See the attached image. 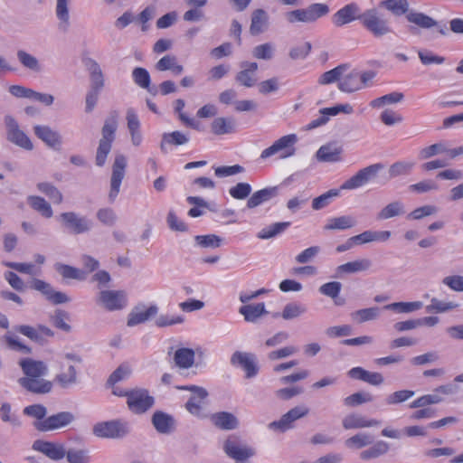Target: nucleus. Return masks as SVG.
<instances>
[{
	"label": "nucleus",
	"mask_w": 463,
	"mask_h": 463,
	"mask_svg": "<svg viewBox=\"0 0 463 463\" xmlns=\"http://www.w3.org/2000/svg\"><path fill=\"white\" fill-rule=\"evenodd\" d=\"M5 124L7 130V138L16 146L25 149L32 150L33 145L28 136L20 128L18 122L12 116L5 117Z\"/></svg>",
	"instance_id": "nucleus-13"
},
{
	"label": "nucleus",
	"mask_w": 463,
	"mask_h": 463,
	"mask_svg": "<svg viewBox=\"0 0 463 463\" xmlns=\"http://www.w3.org/2000/svg\"><path fill=\"white\" fill-rule=\"evenodd\" d=\"M380 7L385 8L395 16H402L405 14L406 20L411 24L409 26V32L417 35L420 33V29L437 28L439 34L445 36L448 34V30L445 25H439V22L430 15L410 9V4L407 0H383L379 4Z\"/></svg>",
	"instance_id": "nucleus-1"
},
{
	"label": "nucleus",
	"mask_w": 463,
	"mask_h": 463,
	"mask_svg": "<svg viewBox=\"0 0 463 463\" xmlns=\"http://www.w3.org/2000/svg\"><path fill=\"white\" fill-rule=\"evenodd\" d=\"M5 266L17 270L18 272L28 274L31 276H38L41 274V267L33 263H19L6 262Z\"/></svg>",
	"instance_id": "nucleus-54"
},
{
	"label": "nucleus",
	"mask_w": 463,
	"mask_h": 463,
	"mask_svg": "<svg viewBox=\"0 0 463 463\" xmlns=\"http://www.w3.org/2000/svg\"><path fill=\"white\" fill-rule=\"evenodd\" d=\"M213 424L224 430H235L239 426V420L235 415L227 411H220L211 416Z\"/></svg>",
	"instance_id": "nucleus-25"
},
{
	"label": "nucleus",
	"mask_w": 463,
	"mask_h": 463,
	"mask_svg": "<svg viewBox=\"0 0 463 463\" xmlns=\"http://www.w3.org/2000/svg\"><path fill=\"white\" fill-rule=\"evenodd\" d=\"M442 401V398L438 393L426 394L419 397L410 404V408H423L430 404H436Z\"/></svg>",
	"instance_id": "nucleus-61"
},
{
	"label": "nucleus",
	"mask_w": 463,
	"mask_h": 463,
	"mask_svg": "<svg viewBox=\"0 0 463 463\" xmlns=\"http://www.w3.org/2000/svg\"><path fill=\"white\" fill-rule=\"evenodd\" d=\"M373 442V437L367 432H358L355 435L346 439L345 445L350 449H360L369 446Z\"/></svg>",
	"instance_id": "nucleus-42"
},
{
	"label": "nucleus",
	"mask_w": 463,
	"mask_h": 463,
	"mask_svg": "<svg viewBox=\"0 0 463 463\" xmlns=\"http://www.w3.org/2000/svg\"><path fill=\"white\" fill-rule=\"evenodd\" d=\"M132 78L134 82L141 89L146 90L152 95L157 93L156 88L151 87L150 74L145 68H135L132 71Z\"/></svg>",
	"instance_id": "nucleus-34"
},
{
	"label": "nucleus",
	"mask_w": 463,
	"mask_h": 463,
	"mask_svg": "<svg viewBox=\"0 0 463 463\" xmlns=\"http://www.w3.org/2000/svg\"><path fill=\"white\" fill-rule=\"evenodd\" d=\"M158 71H171L174 75H180L184 71V67L177 63V58L175 55H165L155 65Z\"/></svg>",
	"instance_id": "nucleus-35"
},
{
	"label": "nucleus",
	"mask_w": 463,
	"mask_h": 463,
	"mask_svg": "<svg viewBox=\"0 0 463 463\" xmlns=\"http://www.w3.org/2000/svg\"><path fill=\"white\" fill-rule=\"evenodd\" d=\"M17 59L20 63L28 70L38 71L41 69L38 60L24 50L17 52Z\"/></svg>",
	"instance_id": "nucleus-55"
},
{
	"label": "nucleus",
	"mask_w": 463,
	"mask_h": 463,
	"mask_svg": "<svg viewBox=\"0 0 463 463\" xmlns=\"http://www.w3.org/2000/svg\"><path fill=\"white\" fill-rule=\"evenodd\" d=\"M289 225V222H275L262 229L257 236L259 239L268 240L282 233Z\"/></svg>",
	"instance_id": "nucleus-50"
},
{
	"label": "nucleus",
	"mask_w": 463,
	"mask_h": 463,
	"mask_svg": "<svg viewBox=\"0 0 463 463\" xmlns=\"http://www.w3.org/2000/svg\"><path fill=\"white\" fill-rule=\"evenodd\" d=\"M19 383L29 392L35 393H46L52 389L51 382L45 381L41 377L21 378L19 379Z\"/></svg>",
	"instance_id": "nucleus-30"
},
{
	"label": "nucleus",
	"mask_w": 463,
	"mask_h": 463,
	"mask_svg": "<svg viewBox=\"0 0 463 463\" xmlns=\"http://www.w3.org/2000/svg\"><path fill=\"white\" fill-rule=\"evenodd\" d=\"M189 140L188 137L180 131H174L172 133H165L163 135V140L160 145L161 149H164L165 143H168L174 146H181L187 143Z\"/></svg>",
	"instance_id": "nucleus-59"
},
{
	"label": "nucleus",
	"mask_w": 463,
	"mask_h": 463,
	"mask_svg": "<svg viewBox=\"0 0 463 463\" xmlns=\"http://www.w3.org/2000/svg\"><path fill=\"white\" fill-rule=\"evenodd\" d=\"M390 449L386 441L378 440L372 447L363 450L359 457L362 460H371L385 455Z\"/></svg>",
	"instance_id": "nucleus-36"
},
{
	"label": "nucleus",
	"mask_w": 463,
	"mask_h": 463,
	"mask_svg": "<svg viewBox=\"0 0 463 463\" xmlns=\"http://www.w3.org/2000/svg\"><path fill=\"white\" fill-rule=\"evenodd\" d=\"M274 45L270 43L257 45L252 50V55L259 60H271L274 55Z\"/></svg>",
	"instance_id": "nucleus-58"
},
{
	"label": "nucleus",
	"mask_w": 463,
	"mask_h": 463,
	"mask_svg": "<svg viewBox=\"0 0 463 463\" xmlns=\"http://www.w3.org/2000/svg\"><path fill=\"white\" fill-rule=\"evenodd\" d=\"M306 312L307 308L304 305L297 302H290L284 307L281 317L285 320H291L301 317Z\"/></svg>",
	"instance_id": "nucleus-51"
},
{
	"label": "nucleus",
	"mask_w": 463,
	"mask_h": 463,
	"mask_svg": "<svg viewBox=\"0 0 463 463\" xmlns=\"http://www.w3.org/2000/svg\"><path fill=\"white\" fill-rule=\"evenodd\" d=\"M403 99L404 95L402 92L394 91L373 99L370 102V106L373 109H379L386 105L399 103L402 101Z\"/></svg>",
	"instance_id": "nucleus-48"
},
{
	"label": "nucleus",
	"mask_w": 463,
	"mask_h": 463,
	"mask_svg": "<svg viewBox=\"0 0 463 463\" xmlns=\"http://www.w3.org/2000/svg\"><path fill=\"white\" fill-rule=\"evenodd\" d=\"M414 163L410 161H398L393 163L388 170L390 178L402 175H409L414 167Z\"/></svg>",
	"instance_id": "nucleus-49"
},
{
	"label": "nucleus",
	"mask_w": 463,
	"mask_h": 463,
	"mask_svg": "<svg viewBox=\"0 0 463 463\" xmlns=\"http://www.w3.org/2000/svg\"><path fill=\"white\" fill-rule=\"evenodd\" d=\"M269 27V14L261 8L256 9L251 14L250 33L251 35H259Z\"/></svg>",
	"instance_id": "nucleus-27"
},
{
	"label": "nucleus",
	"mask_w": 463,
	"mask_h": 463,
	"mask_svg": "<svg viewBox=\"0 0 463 463\" xmlns=\"http://www.w3.org/2000/svg\"><path fill=\"white\" fill-rule=\"evenodd\" d=\"M380 315V308L378 307H372L368 308L359 309L352 313L353 319L358 323H364L367 321L374 320L378 318Z\"/></svg>",
	"instance_id": "nucleus-52"
},
{
	"label": "nucleus",
	"mask_w": 463,
	"mask_h": 463,
	"mask_svg": "<svg viewBox=\"0 0 463 463\" xmlns=\"http://www.w3.org/2000/svg\"><path fill=\"white\" fill-rule=\"evenodd\" d=\"M158 312V307L156 305H152L146 309L139 307L134 308L128 318V326H134L147 321L150 317L156 316Z\"/></svg>",
	"instance_id": "nucleus-29"
},
{
	"label": "nucleus",
	"mask_w": 463,
	"mask_h": 463,
	"mask_svg": "<svg viewBox=\"0 0 463 463\" xmlns=\"http://www.w3.org/2000/svg\"><path fill=\"white\" fill-rule=\"evenodd\" d=\"M348 69H350L349 64H340L337 67L321 74V76L318 79V83L321 85L331 84L335 81L339 83L341 77L345 72L348 71Z\"/></svg>",
	"instance_id": "nucleus-37"
},
{
	"label": "nucleus",
	"mask_w": 463,
	"mask_h": 463,
	"mask_svg": "<svg viewBox=\"0 0 463 463\" xmlns=\"http://www.w3.org/2000/svg\"><path fill=\"white\" fill-rule=\"evenodd\" d=\"M127 165L128 160L124 155L118 154L115 156L110 177V189L108 195L110 203H113L119 194L120 185L126 175Z\"/></svg>",
	"instance_id": "nucleus-10"
},
{
	"label": "nucleus",
	"mask_w": 463,
	"mask_h": 463,
	"mask_svg": "<svg viewBox=\"0 0 463 463\" xmlns=\"http://www.w3.org/2000/svg\"><path fill=\"white\" fill-rule=\"evenodd\" d=\"M383 167L381 164H373L359 170L354 175L345 181L340 186V189L353 190L364 185L374 178Z\"/></svg>",
	"instance_id": "nucleus-12"
},
{
	"label": "nucleus",
	"mask_w": 463,
	"mask_h": 463,
	"mask_svg": "<svg viewBox=\"0 0 463 463\" xmlns=\"http://www.w3.org/2000/svg\"><path fill=\"white\" fill-rule=\"evenodd\" d=\"M82 363L80 355L66 353L60 359V387L69 388L77 383V367Z\"/></svg>",
	"instance_id": "nucleus-5"
},
{
	"label": "nucleus",
	"mask_w": 463,
	"mask_h": 463,
	"mask_svg": "<svg viewBox=\"0 0 463 463\" xmlns=\"http://www.w3.org/2000/svg\"><path fill=\"white\" fill-rule=\"evenodd\" d=\"M131 373V369L127 364L118 366L109 376L107 381L109 386H114L117 383L126 380Z\"/></svg>",
	"instance_id": "nucleus-60"
},
{
	"label": "nucleus",
	"mask_w": 463,
	"mask_h": 463,
	"mask_svg": "<svg viewBox=\"0 0 463 463\" xmlns=\"http://www.w3.org/2000/svg\"><path fill=\"white\" fill-rule=\"evenodd\" d=\"M33 449L43 453L52 460L58 459V446L55 443L37 439L33 444Z\"/></svg>",
	"instance_id": "nucleus-46"
},
{
	"label": "nucleus",
	"mask_w": 463,
	"mask_h": 463,
	"mask_svg": "<svg viewBox=\"0 0 463 463\" xmlns=\"http://www.w3.org/2000/svg\"><path fill=\"white\" fill-rule=\"evenodd\" d=\"M415 392L411 390H400L396 391L386 397V403L388 405H394L403 402H406L410 398L413 397Z\"/></svg>",
	"instance_id": "nucleus-63"
},
{
	"label": "nucleus",
	"mask_w": 463,
	"mask_h": 463,
	"mask_svg": "<svg viewBox=\"0 0 463 463\" xmlns=\"http://www.w3.org/2000/svg\"><path fill=\"white\" fill-rule=\"evenodd\" d=\"M297 141L298 138L295 134L283 136L276 140L270 146L264 149L260 154V158L266 159L279 152H281V158L291 156L295 153L294 145Z\"/></svg>",
	"instance_id": "nucleus-11"
},
{
	"label": "nucleus",
	"mask_w": 463,
	"mask_h": 463,
	"mask_svg": "<svg viewBox=\"0 0 463 463\" xmlns=\"http://www.w3.org/2000/svg\"><path fill=\"white\" fill-rule=\"evenodd\" d=\"M446 151H448L446 144L444 142H439L422 148L419 156L420 159H428L440 154H445Z\"/></svg>",
	"instance_id": "nucleus-57"
},
{
	"label": "nucleus",
	"mask_w": 463,
	"mask_h": 463,
	"mask_svg": "<svg viewBox=\"0 0 463 463\" xmlns=\"http://www.w3.org/2000/svg\"><path fill=\"white\" fill-rule=\"evenodd\" d=\"M60 273L61 274L63 279H76V280H85L87 277V272L77 268L69 266V265H60Z\"/></svg>",
	"instance_id": "nucleus-56"
},
{
	"label": "nucleus",
	"mask_w": 463,
	"mask_h": 463,
	"mask_svg": "<svg viewBox=\"0 0 463 463\" xmlns=\"http://www.w3.org/2000/svg\"><path fill=\"white\" fill-rule=\"evenodd\" d=\"M231 364L240 366L246 373V378L254 377L259 371L256 364V357L253 354L236 351L231 356Z\"/></svg>",
	"instance_id": "nucleus-17"
},
{
	"label": "nucleus",
	"mask_w": 463,
	"mask_h": 463,
	"mask_svg": "<svg viewBox=\"0 0 463 463\" xmlns=\"http://www.w3.org/2000/svg\"><path fill=\"white\" fill-rule=\"evenodd\" d=\"M347 374L352 379L360 380L373 386H379L384 382L382 373L370 372L362 367H354L348 371Z\"/></svg>",
	"instance_id": "nucleus-21"
},
{
	"label": "nucleus",
	"mask_w": 463,
	"mask_h": 463,
	"mask_svg": "<svg viewBox=\"0 0 463 463\" xmlns=\"http://www.w3.org/2000/svg\"><path fill=\"white\" fill-rule=\"evenodd\" d=\"M127 294L123 290H102L98 304L109 311L120 310L127 306Z\"/></svg>",
	"instance_id": "nucleus-15"
},
{
	"label": "nucleus",
	"mask_w": 463,
	"mask_h": 463,
	"mask_svg": "<svg viewBox=\"0 0 463 463\" xmlns=\"http://www.w3.org/2000/svg\"><path fill=\"white\" fill-rule=\"evenodd\" d=\"M360 7L355 3H351L339 9L333 16L332 22L336 27H341L354 20H359Z\"/></svg>",
	"instance_id": "nucleus-18"
},
{
	"label": "nucleus",
	"mask_w": 463,
	"mask_h": 463,
	"mask_svg": "<svg viewBox=\"0 0 463 463\" xmlns=\"http://www.w3.org/2000/svg\"><path fill=\"white\" fill-rule=\"evenodd\" d=\"M81 61L90 75V87L86 94L85 111L90 113L98 102L100 91L105 87V78L99 64L94 59L83 55Z\"/></svg>",
	"instance_id": "nucleus-2"
},
{
	"label": "nucleus",
	"mask_w": 463,
	"mask_h": 463,
	"mask_svg": "<svg viewBox=\"0 0 463 463\" xmlns=\"http://www.w3.org/2000/svg\"><path fill=\"white\" fill-rule=\"evenodd\" d=\"M341 289L342 284L340 282L331 281L320 286L318 291L320 292V294L334 299L335 305L341 306L345 302L343 299L338 298Z\"/></svg>",
	"instance_id": "nucleus-43"
},
{
	"label": "nucleus",
	"mask_w": 463,
	"mask_h": 463,
	"mask_svg": "<svg viewBox=\"0 0 463 463\" xmlns=\"http://www.w3.org/2000/svg\"><path fill=\"white\" fill-rule=\"evenodd\" d=\"M128 432V423L119 420L99 422L93 427V433L99 438L120 439Z\"/></svg>",
	"instance_id": "nucleus-9"
},
{
	"label": "nucleus",
	"mask_w": 463,
	"mask_h": 463,
	"mask_svg": "<svg viewBox=\"0 0 463 463\" xmlns=\"http://www.w3.org/2000/svg\"><path fill=\"white\" fill-rule=\"evenodd\" d=\"M342 146L335 144H326L317 151L316 156L320 162L335 163L342 160Z\"/></svg>",
	"instance_id": "nucleus-24"
},
{
	"label": "nucleus",
	"mask_w": 463,
	"mask_h": 463,
	"mask_svg": "<svg viewBox=\"0 0 463 463\" xmlns=\"http://www.w3.org/2000/svg\"><path fill=\"white\" fill-rule=\"evenodd\" d=\"M19 364L24 373L26 375L24 378L42 377L47 373L46 365L40 361L25 358L21 360Z\"/></svg>",
	"instance_id": "nucleus-26"
},
{
	"label": "nucleus",
	"mask_w": 463,
	"mask_h": 463,
	"mask_svg": "<svg viewBox=\"0 0 463 463\" xmlns=\"http://www.w3.org/2000/svg\"><path fill=\"white\" fill-rule=\"evenodd\" d=\"M152 424L157 432L169 434L175 430V420L171 415L157 411L152 416Z\"/></svg>",
	"instance_id": "nucleus-23"
},
{
	"label": "nucleus",
	"mask_w": 463,
	"mask_h": 463,
	"mask_svg": "<svg viewBox=\"0 0 463 463\" xmlns=\"http://www.w3.org/2000/svg\"><path fill=\"white\" fill-rule=\"evenodd\" d=\"M64 227L73 234H80L89 232L91 229L92 222L85 216L69 212L61 215Z\"/></svg>",
	"instance_id": "nucleus-16"
},
{
	"label": "nucleus",
	"mask_w": 463,
	"mask_h": 463,
	"mask_svg": "<svg viewBox=\"0 0 463 463\" xmlns=\"http://www.w3.org/2000/svg\"><path fill=\"white\" fill-rule=\"evenodd\" d=\"M118 128V115L116 112L110 114L106 118L101 129V138L96 154V165L103 166L106 163L108 155L110 153L112 143L115 139V133Z\"/></svg>",
	"instance_id": "nucleus-3"
},
{
	"label": "nucleus",
	"mask_w": 463,
	"mask_h": 463,
	"mask_svg": "<svg viewBox=\"0 0 463 463\" xmlns=\"http://www.w3.org/2000/svg\"><path fill=\"white\" fill-rule=\"evenodd\" d=\"M279 194V186H269L259 191L254 192L250 197L247 201V207L249 209H253L263 203H266L275 197H277Z\"/></svg>",
	"instance_id": "nucleus-20"
},
{
	"label": "nucleus",
	"mask_w": 463,
	"mask_h": 463,
	"mask_svg": "<svg viewBox=\"0 0 463 463\" xmlns=\"http://www.w3.org/2000/svg\"><path fill=\"white\" fill-rule=\"evenodd\" d=\"M356 221L354 217L350 215H343L329 219L324 229L326 231L346 230L354 227Z\"/></svg>",
	"instance_id": "nucleus-41"
},
{
	"label": "nucleus",
	"mask_w": 463,
	"mask_h": 463,
	"mask_svg": "<svg viewBox=\"0 0 463 463\" xmlns=\"http://www.w3.org/2000/svg\"><path fill=\"white\" fill-rule=\"evenodd\" d=\"M380 421L374 419L367 420L364 416L356 413L346 415L342 420V425L345 430L364 429L380 425Z\"/></svg>",
	"instance_id": "nucleus-22"
},
{
	"label": "nucleus",
	"mask_w": 463,
	"mask_h": 463,
	"mask_svg": "<svg viewBox=\"0 0 463 463\" xmlns=\"http://www.w3.org/2000/svg\"><path fill=\"white\" fill-rule=\"evenodd\" d=\"M31 287L43 294L52 304H58V292H56L50 284L43 280L34 279L31 282Z\"/></svg>",
	"instance_id": "nucleus-44"
},
{
	"label": "nucleus",
	"mask_w": 463,
	"mask_h": 463,
	"mask_svg": "<svg viewBox=\"0 0 463 463\" xmlns=\"http://www.w3.org/2000/svg\"><path fill=\"white\" fill-rule=\"evenodd\" d=\"M195 354L191 348H179L174 354V363L180 369H189L194 364Z\"/></svg>",
	"instance_id": "nucleus-32"
},
{
	"label": "nucleus",
	"mask_w": 463,
	"mask_h": 463,
	"mask_svg": "<svg viewBox=\"0 0 463 463\" xmlns=\"http://www.w3.org/2000/svg\"><path fill=\"white\" fill-rule=\"evenodd\" d=\"M27 201L30 206L43 217L50 218L52 216L53 213L51 204L43 198L32 195L28 197Z\"/></svg>",
	"instance_id": "nucleus-45"
},
{
	"label": "nucleus",
	"mask_w": 463,
	"mask_h": 463,
	"mask_svg": "<svg viewBox=\"0 0 463 463\" xmlns=\"http://www.w3.org/2000/svg\"><path fill=\"white\" fill-rule=\"evenodd\" d=\"M155 403V399L146 389L135 388L130 390L127 405L128 410L135 414H143L150 410Z\"/></svg>",
	"instance_id": "nucleus-7"
},
{
	"label": "nucleus",
	"mask_w": 463,
	"mask_h": 463,
	"mask_svg": "<svg viewBox=\"0 0 463 463\" xmlns=\"http://www.w3.org/2000/svg\"><path fill=\"white\" fill-rule=\"evenodd\" d=\"M423 304L420 301L413 302H394L383 307V309L392 310L397 313H411L422 307Z\"/></svg>",
	"instance_id": "nucleus-47"
},
{
	"label": "nucleus",
	"mask_w": 463,
	"mask_h": 463,
	"mask_svg": "<svg viewBox=\"0 0 463 463\" xmlns=\"http://www.w3.org/2000/svg\"><path fill=\"white\" fill-rule=\"evenodd\" d=\"M338 89L346 93L362 90L360 72L357 70H349L343 74L338 83Z\"/></svg>",
	"instance_id": "nucleus-19"
},
{
	"label": "nucleus",
	"mask_w": 463,
	"mask_h": 463,
	"mask_svg": "<svg viewBox=\"0 0 463 463\" xmlns=\"http://www.w3.org/2000/svg\"><path fill=\"white\" fill-rule=\"evenodd\" d=\"M339 195V190L331 189L326 193L316 197L312 201V209L315 211H319L321 209L326 208L331 202V200Z\"/></svg>",
	"instance_id": "nucleus-53"
},
{
	"label": "nucleus",
	"mask_w": 463,
	"mask_h": 463,
	"mask_svg": "<svg viewBox=\"0 0 463 463\" xmlns=\"http://www.w3.org/2000/svg\"><path fill=\"white\" fill-rule=\"evenodd\" d=\"M251 193V186L248 183H238L229 190L231 196L237 200H243L249 197Z\"/></svg>",
	"instance_id": "nucleus-62"
},
{
	"label": "nucleus",
	"mask_w": 463,
	"mask_h": 463,
	"mask_svg": "<svg viewBox=\"0 0 463 463\" xmlns=\"http://www.w3.org/2000/svg\"><path fill=\"white\" fill-rule=\"evenodd\" d=\"M35 136L50 147H55L58 143L57 133L48 126L36 125L33 128Z\"/></svg>",
	"instance_id": "nucleus-38"
},
{
	"label": "nucleus",
	"mask_w": 463,
	"mask_h": 463,
	"mask_svg": "<svg viewBox=\"0 0 463 463\" xmlns=\"http://www.w3.org/2000/svg\"><path fill=\"white\" fill-rule=\"evenodd\" d=\"M194 239L196 243L203 248H218L222 243V238L215 234L197 235Z\"/></svg>",
	"instance_id": "nucleus-64"
},
{
	"label": "nucleus",
	"mask_w": 463,
	"mask_h": 463,
	"mask_svg": "<svg viewBox=\"0 0 463 463\" xmlns=\"http://www.w3.org/2000/svg\"><path fill=\"white\" fill-rule=\"evenodd\" d=\"M179 390H186L192 392V395L185 403V409L194 416L198 418H205L207 415L203 411V401L208 396V392L196 385H183L176 387Z\"/></svg>",
	"instance_id": "nucleus-8"
},
{
	"label": "nucleus",
	"mask_w": 463,
	"mask_h": 463,
	"mask_svg": "<svg viewBox=\"0 0 463 463\" xmlns=\"http://www.w3.org/2000/svg\"><path fill=\"white\" fill-rule=\"evenodd\" d=\"M309 413V409L305 405L296 406L285 413L280 420L272 421L269 424L270 430L285 432L293 427V422L298 419L306 417Z\"/></svg>",
	"instance_id": "nucleus-14"
},
{
	"label": "nucleus",
	"mask_w": 463,
	"mask_h": 463,
	"mask_svg": "<svg viewBox=\"0 0 463 463\" xmlns=\"http://www.w3.org/2000/svg\"><path fill=\"white\" fill-rule=\"evenodd\" d=\"M239 313L243 316L245 321L254 323L263 315H266L268 311L265 308L264 303H258L241 306Z\"/></svg>",
	"instance_id": "nucleus-33"
},
{
	"label": "nucleus",
	"mask_w": 463,
	"mask_h": 463,
	"mask_svg": "<svg viewBox=\"0 0 463 463\" xmlns=\"http://www.w3.org/2000/svg\"><path fill=\"white\" fill-rule=\"evenodd\" d=\"M66 458L69 463H88L90 457L88 452L84 449H70L66 450L62 446L60 445V459Z\"/></svg>",
	"instance_id": "nucleus-39"
},
{
	"label": "nucleus",
	"mask_w": 463,
	"mask_h": 463,
	"mask_svg": "<svg viewBox=\"0 0 463 463\" xmlns=\"http://www.w3.org/2000/svg\"><path fill=\"white\" fill-rule=\"evenodd\" d=\"M372 267V261L369 259H360L338 266L335 269V277H341L343 274H352L368 270Z\"/></svg>",
	"instance_id": "nucleus-28"
},
{
	"label": "nucleus",
	"mask_w": 463,
	"mask_h": 463,
	"mask_svg": "<svg viewBox=\"0 0 463 463\" xmlns=\"http://www.w3.org/2000/svg\"><path fill=\"white\" fill-rule=\"evenodd\" d=\"M405 213L404 204L401 201H393L384 206L378 213V220H387L402 215Z\"/></svg>",
	"instance_id": "nucleus-40"
},
{
	"label": "nucleus",
	"mask_w": 463,
	"mask_h": 463,
	"mask_svg": "<svg viewBox=\"0 0 463 463\" xmlns=\"http://www.w3.org/2000/svg\"><path fill=\"white\" fill-rule=\"evenodd\" d=\"M211 130L213 134L218 136L233 133L236 130V121L231 117L216 118L211 124Z\"/></svg>",
	"instance_id": "nucleus-31"
},
{
	"label": "nucleus",
	"mask_w": 463,
	"mask_h": 463,
	"mask_svg": "<svg viewBox=\"0 0 463 463\" xmlns=\"http://www.w3.org/2000/svg\"><path fill=\"white\" fill-rule=\"evenodd\" d=\"M328 13L329 7L327 5L316 3L308 5L307 8L289 11L286 13L285 16L289 24H312L317 19L326 15Z\"/></svg>",
	"instance_id": "nucleus-4"
},
{
	"label": "nucleus",
	"mask_w": 463,
	"mask_h": 463,
	"mask_svg": "<svg viewBox=\"0 0 463 463\" xmlns=\"http://www.w3.org/2000/svg\"><path fill=\"white\" fill-rule=\"evenodd\" d=\"M359 20L364 27L375 37H382L392 33L387 20L380 16L376 8L365 10L359 16Z\"/></svg>",
	"instance_id": "nucleus-6"
}]
</instances>
